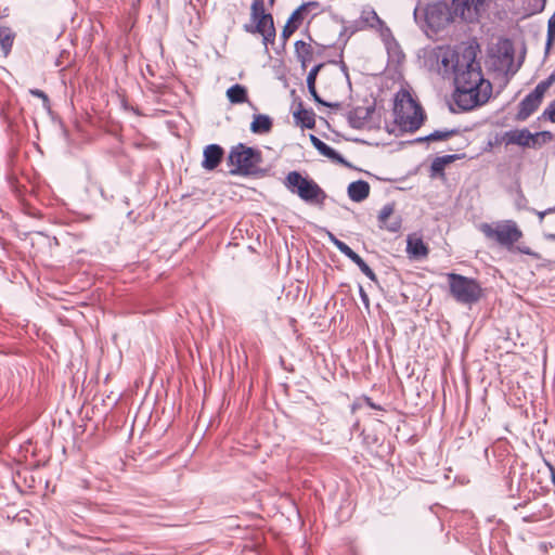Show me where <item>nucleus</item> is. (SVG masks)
Here are the masks:
<instances>
[{
	"label": "nucleus",
	"instance_id": "1",
	"mask_svg": "<svg viewBox=\"0 0 555 555\" xmlns=\"http://www.w3.org/2000/svg\"><path fill=\"white\" fill-rule=\"evenodd\" d=\"M477 43H461L455 48H438L436 53L443 74L452 76L453 100L462 111L486 104L492 94V85L485 78Z\"/></svg>",
	"mask_w": 555,
	"mask_h": 555
},
{
	"label": "nucleus",
	"instance_id": "2",
	"mask_svg": "<svg viewBox=\"0 0 555 555\" xmlns=\"http://www.w3.org/2000/svg\"><path fill=\"white\" fill-rule=\"evenodd\" d=\"M393 117L395 124L401 131L413 133L423 126L426 114L411 92L401 88L395 94Z\"/></svg>",
	"mask_w": 555,
	"mask_h": 555
},
{
	"label": "nucleus",
	"instance_id": "3",
	"mask_svg": "<svg viewBox=\"0 0 555 555\" xmlns=\"http://www.w3.org/2000/svg\"><path fill=\"white\" fill-rule=\"evenodd\" d=\"M248 34L262 36V43L268 51L269 44H273L276 36L273 16L266 13L263 0H254L250 8V23L244 25Z\"/></svg>",
	"mask_w": 555,
	"mask_h": 555
},
{
	"label": "nucleus",
	"instance_id": "4",
	"mask_svg": "<svg viewBox=\"0 0 555 555\" xmlns=\"http://www.w3.org/2000/svg\"><path fill=\"white\" fill-rule=\"evenodd\" d=\"M284 185L291 193L309 204L323 205L326 198V193L314 180L304 177L298 171H289Z\"/></svg>",
	"mask_w": 555,
	"mask_h": 555
},
{
	"label": "nucleus",
	"instance_id": "5",
	"mask_svg": "<svg viewBox=\"0 0 555 555\" xmlns=\"http://www.w3.org/2000/svg\"><path fill=\"white\" fill-rule=\"evenodd\" d=\"M479 229L489 241L496 243L507 250H514L515 243L522 237L521 230L513 220L481 223Z\"/></svg>",
	"mask_w": 555,
	"mask_h": 555
},
{
	"label": "nucleus",
	"instance_id": "6",
	"mask_svg": "<svg viewBox=\"0 0 555 555\" xmlns=\"http://www.w3.org/2000/svg\"><path fill=\"white\" fill-rule=\"evenodd\" d=\"M447 276L450 294L457 302L470 305L480 299L482 289L476 280L457 273H448Z\"/></svg>",
	"mask_w": 555,
	"mask_h": 555
},
{
	"label": "nucleus",
	"instance_id": "7",
	"mask_svg": "<svg viewBox=\"0 0 555 555\" xmlns=\"http://www.w3.org/2000/svg\"><path fill=\"white\" fill-rule=\"evenodd\" d=\"M262 160L259 150L245 146L243 143L232 147L229 154V162L235 166L231 173L253 175L259 169Z\"/></svg>",
	"mask_w": 555,
	"mask_h": 555
},
{
	"label": "nucleus",
	"instance_id": "8",
	"mask_svg": "<svg viewBox=\"0 0 555 555\" xmlns=\"http://www.w3.org/2000/svg\"><path fill=\"white\" fill-rule=\"evenodd\" d=\"M554 82L555 70L545 80L540 81L535 88L520 101L516 114L518 121L527 120L539 108L545 93Z\"/></svg>",
	"mask_w": 555,
	"mask_h": 555
},
{
	"label": "nucleus",
	"instance_id": "9",
	"mask_svg": "<svg viewBox=\"0 0 555 555\" xmlns=\"http://www.w3.org/2000/svg\"><path fill=\"white\" fill-rule=\"evenodd\" d=\"M485 2L486 0H452L450 13L463 21L472 22Z\"/></svg>",
	"mask_w": 555,
	"mask_h": 555
},
{
	"label": "nucleus",
	"instance_id": "10",
	"mask_svg": "<svg viewBox=\"0 0 555 555\" xmlns=\"http://www.w3.org/2000/svg\"><path fill=\"white\" fill-rule=\"evenodd\" d=\"M395 204L389 203L383 206L378 214V227L391 233H397L402 227V219L400 216H393Z\"/></svg>",
	"mask_w": 555,
	"mask_h": 555
},
{
	"label": "nucleus",
	"instance_id": "11",
	"mask_svg": "<svg viewBox=\"0 0 555 555\" xmlns=\"http://www.w3.org/2000/svg\"><path fill=\"white\" fill-rule=\"evenodd\" d=\"M374 105L371 106H358L347 114V120L349 125L354 129H362L369 122L372 114L374 113Z\"/></svg>",
	"mask_w": 555,
	"mask_h": 555
},
{
	"label": "nucleus",
	"instance_id": "12",
	"mask_svg": "<svg viewBox=\"0 0 555 555\" xmlns=\"http://www.w3.org/2000/svg\"><path fill=\"white\" fill-rule=\"evenodd\" d=\"M538 134H532L528 129L509 130L504 133L503 141L506 145L516 144L522 147L530 146Z\"/></svg>",
	"mask_w": 555,
	"mask_h": 555
},
{
	"label": "nucleus",
	"instance_id": "13",
	"mask_svg": "<svg viewBox=\"0 0 555 555\" xmlns=\"http://www.w3.org/2000/svg\"><path fill=\"white\" fill-rule=\"evenodd\" d=\"M224 151L218 144H209L205 147L202 167L206 170H214L221 163Z\"/></svg>",
	"mask_w": 555,
	"mask_h": 555
},
{
	"label": "nucleus",
	"instance_id": "14",
	"mask_svg": "<svg viewBox=\"0 0 555 555\" xmlns=\"http://www.w3.org/2000/svg\"><path fill=\"white\" fill-rule=\"evenodd\" d=\"M450 13L446 10V7L441 4L427 5L425 9L426 22L431 27H439L444 22L449 21Z\"/></svg>",
	"mask_w": 555,
	"mask_h": 555
},
{
	"label": "nucleus",
	"instance_id": "15",
	"mask_svg": "<svg viewBox=\"0 0 555 555\" xmlns=\"http://www.w3.org/2000/svg\"><path fill=\"white\" fill-rule=\"evenodd\" d=\"M321 12V4L318 1H308L299 5L289 16L299 26L308 16H315Z\"/></svg>",
	"mask_w": 555,
	"mask_h": 555
},
{
	"label": "nucleus",
	"instance_id": "16",
	"mask_svg": "<svg viewBox=\"0 0 555 555\" xmlns=\"http://www.w3.org/2000/svg\"><path fill=\"white\" fill-rule=\"evenodd\" d=\"M406 253L412 258L421 259L428 256L429 249L422 237L409 235L406 240Z\"/></svg>",
	"mask_w": 555,
	"mask_h": 555
},
{
	"label": "nucleus",
	"instance_id": "17",
	"mask_svg": "<svg viewBox=\"0 0 555 555\" xmlns=\"http://www.w3.org/2000/svg\"><path fill=\"white\" fill-rule=\"evenodd\" d=\"M347 192L351 201L360 203L370 195V184L364 180L353 181L348 185Z\"/></svg>",
	"mask_w": 555,
	"mask_h": 555
},
{
	"label": "nucleus",
	"instance_id": "18",
	"mask_svg": "<svg viewBox=\"0 0 555 555\" xmlns=\"http://www.w3.org/2000/svg\"><path fill=\"white\" fill-rule=\"evenodd\" d=\"M310 141L321 155L334 162L344 163V158L341 157V155L318 137L311 134Z\"/></svg>",
	"mask_w": 555,
	"mask_h": 555
},
{
	"label": "nucleus",
	"instance_id": "19",
	"mask_svg": "<svg viewBox=\"0 0 555 555\" xmlns=\"http://www.w3.org/2000/svg\"><path fill=\"white\" fill-rule=\"evenodd\" d=\"M294 118L307 129H312L315 126V114L312 109L305 108L301 102L298 105V109L294 112Z\"/></svg>",
	"mask_w": 555,
	"mask_h": 555
},
{
	"label": "nucleus",
	"instance_id": "20",
	"mask_svg": "<svg viewBox=\"0 0 555 555\" xmlns=\"http://www.w3.org/2000/svg\"><path fill=\"white\" fill-rule=\"evenodd\" d=\"M295 53L304 68L313 60V49L310 43L302 40L295 42Z\"/></svg>",
	"mask_w": 555,
	"mask_h": 555
},
{
	"label": "nucleus",
	"instance_id": "21",
	"mask_svg": "<svg viewBox=\"0 0 555 555\" xmlns=\"http://www.w3.org/2000/svg\"><path fill=\"white\" fill-rule=\"evenodd\" d=\"M227 98L232 104H242L248 101L246 87L235 83L227 90Z\"/></svg>",
	"mask_w": 555,
	"mask_h": 555
},
{
	"label": "nucleus",
	"instance_id": "22",
	"mask_svg": "<svg viewBox=\"0 0 555 555\" xmlns=\"http://www.w3.org/2000/svg\"><path fill=\"white\" fill-rule=\"evenodd\" d=\"M272 119L268 115L258 114L254 116L250 130L254 133H268L272 129Z\"/></svg>",
	"mask_w": 555,
	"mask_h": 555
},
{
	"label": "nucleus",
	"instance_id": "23",
	"mask_svg": "<svg viewBox=\"0 0 555 555\" xmlns=\"http://www.w3.org/2000/svg\"><path fill=\"white\" fill-rule=\"evenodd\" d=\"M459 133L460 129L457 128L435 130L426 137L417 138L416 142L447 141Z\"/></svg>",
	"mask_w": 555,
	"mask_h": 555
},
{
	"label": "nucleus",
	"instance_id": "24",
	"mask_svg": "<svg viewBox=\"0 0 555 555\" xmlns=\"http://www.w3.org/2000/svg\"><path fill=\"white\" fill-rule=\"evenodd\" d=\"M459 158L460 157L456 154L436 157L430 165L431 176L443 175L446 166Z\"/></svg>",
	"mask_w": 555,
	"mask_h": 555
},
{
	"label": "nucleus",
	"instance_id": "25",
	"mask_svg": "<svg viewBox=\"0 0 555 555\" xmlns=\"http://www.w3.org/2000/svg\"><path fill=\"white\" fill-rule=\"evenodd\" d=\"M15 39L14 31L8 26H0V48L4 55L11 52Z\"/></svg>",
	"mask_w": 555,
	"mask_h": 555
},
{
	"label": "nucleus",
	"instance_id": "26",
	"mask_svg": "<svg viewBox=\"0 0 555 555\" xmlns=\"http://www.w3.org/2000/svg\"><path fill=\"white\" fill-rule=\"evenodd\" d=\"M555 43V10L553 15L550 17L547 22V36L545 43V52L548 53Z\"/></svg>",
	"mask_w": 555,
	"mask_h": 555
},
{
	"label": "nucleus",
	"instance_id": "27",
	"mask_svg": "<svg viewBox=\"0 0 555 555\" xmlns=\"http://www.w3.org/2000/svg\"><path fill=\"white\" fill-rule=\"evenodd\" d=\"M546 0H528L525 7L527 15H533L542 12L545 8Z\"/></svg>",
	"mask_w": 555,
	"mask_h": 555
},
{
	"label": "nucleus",
	"instance_id": "28",
	"mask_svg": "<svg viewBox=\"0 0 555 555\" xmlns=\"http://www.w3.org/2000/svg\"><path fill=\"white\" fill-rule=\"evenodd\" d=\"M353 263H356L359 267V269L361 270V272L365 276H367L371 281L375 282L377 280L374 271L367 266V263L360 256L353 261Z\"/></svg>",
	"mask_w": 555,
	"mask_h": 555
},
{
	"label": "nucleus",
	"instance_id": "29",
	"mask_svg": "<svg viewBox=\"0 0 555 555\" xmlns=\"http://www.w3.org/2000/svg\"><path fill=\"white\" fill-rule=\"evenodd\" d=\"M308 90H309V93L311 94V96L313 98V100L323 105V106H327V107H331V108H339L340 107V103L339 102H326L324 100H322L320 98V95L318 94L317 92V89H315V86L312 87H308Z\"/></svg>",
	"mask_w": 555,
	"mask_h": 555
},
{
	"label": "nucleus",
	"instance_id": "30",
	"mask_svg": "<svg viewBox=\"0 0 555 555\" xmlns=\"http://www.w3.org/2000/svg\"><path fill=\"white\" fill-rule=\"evenodd\" d=\"M299 28V25L296 24L293 20L288 18L286 25L284 26L281 37L284 42Z\"/></svg>",
	"mask_w": 555,
	"mask_h": 555
},
{
	"label": "nucleus",
	"instance_id": "31",
	"mask_svg": "<svg viewBox=\"0 0 555 555\" xmlns=\"http://www.w3.org/2000/svg\"><path fill=\"white\" fill-rule=\"evenodd\" d=\"M29 92L34 96H36L38 99H41L42 100L43 108H46L47 111H50V108H51L50 99H49L48 94L44 91H42L40 89H30Z\"/></svg>",
	"mask_w": 555,
	"mask_h": 555
},
{
	"label": "nucleus",
	"instance_id": "32",
	"mask_svg": "<svg viewBox=\"0 0 555 555\" xmlns=\"http://www.w3.org/2000/svg\"><path fill=\"white\" fill-rule=\"evenodd\" d=\"M323 66H324V64L320 63L310 69V72L308 73V76H307V87L313 88V86H315L318 74Z\"/></svg>",
	"mask_w": 555,
	"mask_h": 555
},
{
	"label": "nucleus",
	"instance_id": "33",
	"mask_svg": "<svg viewBox=\"0 0 555 555\" xmlns=\"http://www.w3.org/2000/svg\"><path fill=\"white\" fill-rule=\"evenodd\" d=\"M542 116L555 124V100L547 105Z\"/></svg>",
	"mask_w": 555,
	"mask_h": 555
},
{
	"label": "nucleus",
	"instance_id": "34",
	"mask_svg": "<svg viewBox=\"0 0 555 555\" xmlns=\"http://www.w3.org/2000/svg\"><path fill=\"white\" fill-rule=\"evenodd\" d=\"M343 254L352 262L359 257V255L356 251H353L349 246Z\"/></svg>",
	"mask_w": 555,
	"mask_h": 555
},
{
	"label": "nucleus",
	"instance_id": "35",
	"mask_svg": "<svg viewBox=\"0 0 555 555\" xmlns=\"http://www.w3.org/2000/svg\"><path fill=\"white\" fill-rule=\"evenodd\" d=\"M360 297L366 308L370 306V299L362 286H360Z\"/></svg>",
	"mask_w": 555,
	"mask_h": 555
},
{
	"label": "nucleus",
	"instance_id": "36",
	"mask_svg": "<svg viewBox=\"0 0 555 555\" xmlns=\"http://www.w3.org/2000/svg\"><path fill=\"white\" fill-rule=\"evenodd\" d=\"M335 247L343 254L348 248V245L343 241H336Z\"/></svg>",
	"mask_w": 555,
	"mask_h": 555
},
{
	"label": "nucleus",
	"instance_id": "37",
	"mask_svg": "<svg viewBox=\"0 0 555 555\" xmlns=\"http://www.w3.org/2000/svg\"><path fill=\"white\" fill-rule=\"evenodd\" d=\"M364 401L371 409L382 410V406L375 404L370 397H364Z\"/></svg>",
	"mask_w": 555,
	"mask_h": 555
},
{
	"label": "nucleus",
	"instance_id": "38",
	"mask_svg": "<svg viewBox=\"0 0 555 555\" xmlns=\"http://www.w3.org/2000/svg\"><path fill=\"white\" fill-rule=\"evenodd\" d=\"M546 466L550 470V474H551V480H552V483L554 485L555 487V467L551 464V463H546Z\"/></svg>",
	"mask_w": 555,
	"mask_h": 555
},
{
	"label": "nucleus",
	"instance_id": "39",
	"mask_svg": "<svg viewBox=\"0 0 555 555\" xmlns=\"http://www.w3.org/2000/svg\"><path fill=\"white\" fill-rule=\"evenodd\" d=\"M517 250L525 255H531V250L528 247H517Z\"/></svg>",
	"mask_w": 555,
	"mask_h": 555
},
{
	"label": "nucleus",
	"instance_id": "40",
	"mask_svg": "<svg viewBox=\"0 0 555 555\" xmlns=\"http://www.w3.org/2000/svg\"><path fill=\"white\" fill-rule=\"evenodd\" d=\"M328 238H330V241H331L334 245H335V242H336V241H339V240H338L334 234H332V233H328Z\"/></svg>",
	"mask_w": 555,
	"mask_h": 555
},
{
	"label": "nucleus",
	"instance_id": "41",
	"mask_svg": "<svg viewBox=\"0 0 555 555\" xmlns=\"http://www.w3.org/2000/svg\"><path fill=\"white\" fill-rule=\"evenodd\" d=\"M133 422H135V418L133 420ZM133 431H134V423H132L131 430H130V436L133 435Z\"/></svg>",
	"mask_w": 555,
	"mask_h": 555
},
{
	"label": "nucleus",
	"instance_id": "42",
	"mask_svg": "<svg viewBox=\"0 0 555 555\" xmlns=\"http://www.w3.org/2000/svg\"><path fill=\"white\" fill-rule=\"evenodd\" d=\"M417 14V8L414 9V16L416 17Z\"/></svg>",
	"mask_w": 555,
	"mask_h": 555
}]
</instances>
